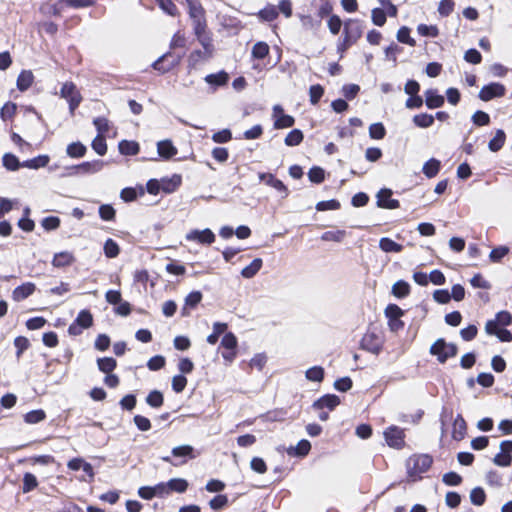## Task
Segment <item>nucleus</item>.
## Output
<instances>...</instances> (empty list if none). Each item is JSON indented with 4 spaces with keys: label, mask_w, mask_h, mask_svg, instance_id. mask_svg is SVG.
Segmentation results:
<instances>
[{
    "label": "nucleus",
    "mask_w": 512,
    "mask_h": 512,
    "mask_svg": "<svg viewBox=\"0 0 512 512\" xmlns=\"http://www.w3.org/2000/svg\"><path fill=\"white\" fill-rule=\"evenodd\" d=\"M157 151L159 156L164 159H170L177 154V149L170 140L159 141Z\"/></svg>",
    "instance_id": "obj_20"
},
{
    "label": "nucleus",
    "mask_w": 512,
    "mask_h": 512,
    "mask_svg": "<svg viewBox=\"0 0 512 512\" xmlns=\"http://www.w3.org/2000/svg\"><path fill=\"white\" fill-rule=\"evenodd\" d=\"M93 150L100 156H103L107 152L106 140L102 135H97L91 144Z\"/></svg>",
    "instance_id": "obj_50"
},
{
    "label": "nucleus",
    "mask_w": 512,
    "mask_h": 512,
    "mask_svg": "<svg viewBox=\"0 0 512 512\" xmlns=\"http://www.w3.org/2000/svg\"><path fill=\"white\" fill-rule=\"evenodd\" d=\"M163 394L158 390L151 391L146 397V403L152 408H159L163 405Z\"/></svg>",
    "instance_id": "obj_41"
},
{
    "label": "nucleus",
    "mask_w": 512,
    "mask_h": 512,
    "mask_svg": "<svg viewBox=\"0 0 512 512\" xmlns=\"http://www.w3.org/2000/svg\"><path fill=\"white\" fill-rule=\"evenodd\" d=\"M467 425L464 418L458 414L453 422L452 438L456 441H460L465 437Z\"/></svg>",
    "instance_id": "obj_19"
},
{
    "label": "nucleus",
    "mask_w": 512,
    "mask_h": 512,
    "mask_svg": "<svg viewBox=\"0 0 512 512\" xmlns=\"http://www.w3.org/2000/svg\"><path fill=\"white\" fill-rule=\"evenodd\" d=\"M441 162L436 158H431L424 163L422 172L427 178H434L440 171Z\"/></svg>",
    "instance_id": "obj_24"
},
{
    "label": "nucleus",
    "mask_w": 512,
    "mask_h": 512,
    "mask_svg": "<svg viewBox=\"0 0 512 512\" xmlns=\"http://www.w3.org/2000/svg\"><path fill=\"white\" fill-rule=\"evenodd\" d=\"M191 19H200L204 17V9L199 0H185Z\"/></svg>",
    "instance_id": "obj_30"
},
{
    "label": "nucleus",
    "mask_w": 512,
    "mask_h": 512,
    "mask_svg": "<svg viewBox=\"0 0 512 512\" xmlns=\"http://www.w3.org/2000/svg\"><path fill=\"white\" fill-rule=\"evenodd\" d=\"M384 437L387 444L396 449L404 446V431L397 426H390L384 431Z\"/></svg>",
    "instance_id": "obj_11"
},
{
    "label": "nucleus",
    "mask_w": 512,
    "mask_h": 512,
    "mask_svg": "<svg viewBox=\"0 0 512 512\" xmlns=\"http://www.w3.org/2000/svg\"><path fill=\"white\" fill-rule=\"evenodd\" d=\"M417 31L421 36L425 37H437L439 30L435 25L420 24L417 27Z\"/></svg>",
    "instance_id": "obj_60"
},
{
    "label": "nucleus",
    "mask_w": 512,
    "mask_h": 512,
    "mask_svg": "<svg viewBox=\"0 0 512 512\" xmlns=\"http://www.w3.org/2000/svg\"><path fill=\"white\" fill-rule=\"evenodd\" d=\"M506 93V88L503 84L498 82H492L488 85H485L479 91L478 97L482 101H490L494 98L503 97Z\"/></svg>",
    "instance_id": "obj_10"
},
{
    "label": "nucleus",
    "mask_w": 512,
    "mask_h": 512,
    "mask_svg": "<svg viewBox=\"0 0 512 512\" xmlns=\"http://www.w3.org/2000/svg\"><path fill=\"white\" fill-rule=\"evenodd\" d=\"M228 504V497L224 494H219L209 501V506L212 510H221Z\"/></svg>",
    "instance_id": "obj_56"
},
{
    "label": "nucleus",
    "mask_w": 512,
    "mask_h": 512,
    "mask_svg": "<svg viewBox=\"0 0 512 512\" xmlns=\"http://www.w3.org/2000/svg\"><path fill=\"white\" fill-rule=\"evenodd\" d=\"M116 211L109 204H103L99 207V216L104 221H111L115 218Z\"/></svg>",
    "instance_id": "obj_61"
},
{
    "label": "nucleus",
    "mask_w": 512,
    "mask_h": 512,
    "mask_svg": "<svg viewBox=\"0 0 512 512\" xmlns=\"http://www.w3.org/2000/svg\"><path fill=\"white\" fill-rule=\"evenodd\" d=\"M307 380L312 382H322L324 378V369L321 366H313L305 372Z\"/></svg>",
    "instance_id": "obj_40"
},
{
    "label": "nucleus",
    "mask_w": 512,
    "mask_h": 512,
    "mask_svg": "<svg viewBox=\"0 0 512 512\" xmlns=\"http://www.w3.org/2000/svg\"><path fill=\"white\" fill-rule=\"evenodd\" d=\"M269 45L266 42H256L251 51L252 58L264 59L269 54Z\"/></svg>",
    "instance_id": "obj_36"
},
{
    "label": "nucleus",
    "mask_w": 512,
    "mask_h": 512,
    "mask_svg": "<svg viewBox=\"0 0 512 512\" xmlns=\"http://www.w3.org/2000/svg\"><path fill=\"white\" fill-rule=\"evenodd\" d=\"M49 161L50 157L48 155H38L32 159L23 161L22 167L37 170L39 168L46 167Z\"/></svg>",
    "instance_id": "obj_23"
},
{
    "label": "nucleus",
    "mask_w": 512,
    "mask_h": 512,
    "mask_svg": "<svg viewBox=\"0 0 512 512\" xmlns=\"http://www.w3.org/2000/svg\"><path fill=\"white\" fill-rule=\"evenodd\" d=\"M205 82L214 88L221 87L227 84L229 80V75L225 71H220L218 73L209 74L205 77Z\"/></svg>",
    "instance_id": "obj_21"
},
{
    "label": "nucleus",
    "mask_w": 512,
    "mask_h": 512,
    "mask_svg": "<svg viewBox=\"0 0 512 512\" xmlns=\"http://www.w3.org/2000/svg\"><path fill=\"white\" fill-rule=\"evenodd\" d=\"M120 252L118 244L111 238L107 239L104 244V254L108 258H115Z\"/></svg>",
    "instance_id": "obj_49"
},
{
    "label": "nucleus",
    "mask_w": 512,
    "mask_h": 512,
    "mask_svg": "<svg viewBox=\"0 0 512 512\" xmlns=\"http://www.w3.org/2000/svg\"><path fill=\"white\" fill-rule=\"evenodd\" d=\"M454 6L453 0H441L438 6V13L441 16L447 17L453 12Z\"/></svg>",
    "instance_id": "obj_63"
},
{
    "label": "nucleus",
    "mask_w": 512,
    "mask_h": 512,
    "mask_svg": "<svg viewBox=\"0 0 512 512\" xmlns=\"http://www.w3.org/2000/svg\"><path fill=\"white\" fill-rule=\"evenodd\" d=\"M404 311L396 304H389L385 309V315L389 320L399 319Z\"/></svg>",
    "instance_id": "obj_62"
},
{
    "label": "nucleus",
    "mask_w": 512,
    "mask_h": 512,
    "mask_svg": "<svg viewBox=\"0 0 512 512\" xmlns=\"http://www.w3.org/2000/svg\"><path fill=\"white\" fill-rule=\"evenodd\" d=\"M392 190L388 188H382L376 195L377 206L384 209H397L400 206V202L397 199H392Z\"/></svg>",
    "instance_id": "obj_13"
},
{
    "label": "nucleus",
    "mask_w": 512,
    "mask_h": 512,
    "mask_svg": "<svg viewBox=\"0 0 512 512\" xmlns=\"http://www.w3.org/2000/svg\"><path fill=\"white\" fill-rule=\"evenodd\" d=\"M2 165L8 171H17L22 167V162L12 153H5L2 157Z\"/></svg>",
    "instance_id": "obj_31"
},
{
    "label": "nucleus",
    "mask_w": 512,
    "mask_h": 512,
    "mask_svg": "<svg viewBox=\"0 0 512 512\" xmlns=\"http://www.w3.org/2000/svg\"><path fill=\"white\" fill-rule=\"evenodd\" d=\"M386 130L382 123H373L369 127V136L372 139L381 140L385 137Z\"/></svg>",
    "instance_id": "obj_48"
},
{
    "label": "nucleus",
    "mask_w": 512,
    "mask_h": 512,
    "mask_svg": "<svg viewBox=\"0 0 512 512\" xmlns=\"http://www.w3.org/2000/svg\"><path fill=\"white\" fill-rule=\"evenodd\" d=\"M434 116L428 113H421L413 116V123L419 128L431 127L434 123Z\"/></svg>",
    "instance_id": "obj_35"
},
{
    "label": "nucleus",
    "mask_w": 512,
    "mask_h": 512,
    "mask_svg": "<svg viewBox=\"0 0 512 512\" xmlns=\"http://www.w3.org/2000/svg\"><path fill=\"white\" fill-rule=\"evenodd\" d=\"M470 500L472 504L476 506H481L485 503L486 500V494L483 488L481 487H475L470 492Z\"/></svg>",
    "instance_id": "obj_45"
},
{
    "label": "nucleus",
    "mask_w": 512,
    "mask_h": 512,
    "mask_svg": "<svg viewBox=\"0 0 512 512\" xmlns=\"http://www.w3.org/2000/svg\"><path fill=\"white\" fill-rule=\"evenodd\" d=\"M433 463V459L428 454L412 455L406 462L408 478L415 482L422 478V474L427 472Z\"/></svg>",
    "instance_id": "obj_1"
},
{
    "label": "nucleus",
    "mask_w": 512,
    "mask_h": 512,
    "mask_svg": "<svg viewBox=\"0 0 512 512\" xmlns=\"http://www.w3.org/2000/svg\"><path fill=\"white\" fill-rule=\"evenodd\" d=\"M262 263L261 258H255L248 266L241 270V276L246 279L254 277L261 269Z\"/></svg>",
    "instance_id": "obj_27"
},
{
    "label": "nucleus",
    "mask_w": 512,
    "mask_h": 512,
    "mask_svg": "<svg viewBox=\"0 0 512 512\" xmlns=\"http://www.w3.org/2000/svg\"><path fill=\"white\" fill-rule=\"evenodd\" d=\"M340 404V398L337 395L334 394H326L316 400L312 407L315 410H322L324 408H327L329 410H333L336 406Z\"/></svg>",
    "instance_id": "obj_15"
},
{
    "label": "nucleus",
    "mask_w": 512,
    "mask_h": 512,
    "mask_svg": "<svg viewBox=\"0 0 512 512\" xmlns=\"http://www.w3.org/2000/svg\"><path fill=\"white\" fill-rule=\"evenodd\" d=\"M197 39L204 49V57H211L214 51L211 37L208 34H205L197 37Z\"/></svg>",
    "instance_id": "obj_52"
},
{
    "label": "nucleus",
    "mask_w": 512,
    "mask_h": 512,
    "mask_svg": "<svg viewBox=\"0 0 512 512\" xmlns=\"http://www.w3.org/2000/svg\"><path fill=\"white\" fill-rule=\"evenodd\" d=\"M346 237V231L344 230H332L326 231L321 235L323 241L342 242Z\"/></svg>",
    "instance_id": "obj_42"
},
{
    "label": "nucleus",
    "mask_w": 512,
    "mask_h": 512,
    "mask_svg": "<svg viewBox=\"0 0 512 512\" xmlns=\"http://www.w3.org/2000/svg\"><path fill=\"white\" fill-rule=\"evenodd\" d=\"M360 345L363 350L378 355L383 347V339L376 332L368 331L363 335Z\"/></svg>",
    "instance_id": "obj_7"
},
{
    "label": "nucleus",
    "mask_w": 512,
    "mask_h": 512,
    "mask_svg": "<svg viewBox=\"0 0 512 512\" xmlns=\"http://www.w3.org/2000/svg\"><path fill=\"white\" fill-rule=\"evenodd\" d=\"M379 247L382 251H384L386 253H391V252L397 253V252L402 251V245L396 243L394 240H392L388 237H383L380 239Z\"/></svg>",
    "instance_id": "obj_33"
},
{
    "label": "nucleus",
    "mask_w": 512,
    "mask_h": 512,
    "mask_svg": "<svg viewBox=\"0 0 512 512\" xmlns=\"http://www.w3.org/2000/svg\"><path fill=\"white\" fill-rule=\"evenodd\" d=\"M119 152L122 155L134 156L139 152V144L135 141L122 140L118 144Z\"/></svg>",
    "instance_id": "obj_26"
},
{
    "label": "nucleus",
    "mask_w": 512,
    "mask_h": 512,
    "mask_svg": "<svg viewBox=\"0 0 512 512\" xmlns=\"http://www.w3.org/2000/svg\"><path fill=\"white\" fill-rule=\"evenodd\" d=\"M34 81V75L32 71L30 70H23L17 78V88L20 91H26L28 88L31 87L32 83Z\"/></svg>",
    "instance_id": "obj_25"
},
{
    "label": "nucleus",
    "mask_w": 512,
    "mask_h": 512,
    "mask_svg": "<svg viewBox=\"0 0 512 512\" xmlns=\"http://www.w3.org/2000/svg\"><path fill=\"white\" fill-rule=\"evenodd\" d=\"M87 148L81 142H72L66 148V153L71 158H81L86 154Z\"/></svg>",
    "instance_id": "obj_29"
},
{
    "label": "nucleus",
    "mask_w": 512,
    "mask_h": 512,
    "mask_svg": "<svg viewBox=\"0 0 512 512\" xmlns=\"http://www.w3.org/2000/svg\"><path fill=\"white\" fill-rule=\"evenodd\" d=\"M182 56L170 52L163 54L154 63L153 68L161 73L169 72L181 61Z\"/></svg>",
    "instance_id": "obj_9"
},
{
    "label": "nucleus",
    "mask_w": 512,
    "mask_h": 512,
    "mask_svg": "<svg viewBox=\"0 0 512 512\" xmlns=\"http://www.w3.org/2000/svg\"><path fill=\"white\" fill-rule=\"evenodd\" d=\"M167 484H168V488H169V493H171L172 491H175L178 493H183L188 488V482L182 478L170 479L167 482Z\"/></svg>",
    "instance_id": "obj_39"
},
{
    "label": "nucleus",
    "mask_w": 512,
    "mask_h": 512,
    "mask_svg": "<svg viewBox=\"0 0 512 512\" xmlns=\"http://www.w3.org/2000/svg\"><path fill=\"white\" fill-rule=\"evenodd\" d=\"M371 19L376 26H383L386 23V13L383 8H374L371 11Z\"/></svg>",
    "instance_id": "obj_58"
},
{
    "label": "nucleus",
    "mask_w": 512,
    "mask_h": 512,
    "mask_svg": "<svg viewBox=\"0 0 512 512\" xmlns=\"http://www.w3.org/2000/svg\"><path fill=\"white\" fill-rule=\"evenodd\" d=\"M38 486V481L35 475L32 473H25L23 477V486L22 491L23 493H28L32 490H34Z\"/></svg>",
    "instance_id": "obj_47"
},
{
    "label": "nucleus",
    "mask_w": 512,
    "mask_h": 512,
    "mask_svg": "<svg viewBox=\"0 0 512 512\" xmlns=\"http://www.w3.org/2000/svg\"><path fill=\"white\" fill-rule=\"evenodd\" d=\"M278 16V10L274 5H268L259 12V17L264 21H273Z\"/></svg>",
    "instance_id": "obj_55"
},
{
    "label": "nucleus",
    "mask_w": 512,
    "mask_h": 512,
    "mask_svg": "<svg viewBox=\"0 0 512 512\" xmlns=\"http://www.w3.org/2000/svg\"><path fill=\"white\" fill-rule=\"evenodd\" d=\"M308 178L313 183H321L325 179V172L321 167L314 166L308 172Z\"/></svg>",
    "instance_id": "obj_57"
},
{
    "label": "nucleus",
    "mask_w": 512,
    "mask_h": 512,
    "mask_svg": "<svg viewBox=\"0 0 512 512\" xmlns=\"http://www.w3.org/2000/svg\"><path fill=\"white\" fill-rule=\"evenodd\" d=\"M506 135L502 129H498L495 136L489 141L488 148L492 152L499 151L505 143Z\"/></svg>",
    "instance_id": "obj_32"
},
{
    "label": "nucleus",
    "mask_w": 512,
    "mask_h": 512,
    "mask_svg": "<svg viewBox=\"0 0 512 512\" xmlns=\"http://www.w3.org/2000/svg\"><path fill=\"white\" fill-rule=\"evenodd\" d=\"M175 458H182L180 462H173L170 456L162 457L164 462L170 463L173 466H179L187 462V459L195 458L194 448L191 445H181L174 447L171 451Z\"/></svg>",
    "instance_id": "obj_8"
},
{
    "label": "nucleus",
    "mask_w": 512,
    "mask_h": 512,
    "mask_svg": "<svg viewBox=\"0 0 512 512\" xmlns=\"http://www.w3.org/2000/svg\"><path fill=\"white\" fill-rule=\"evenodd\" d=\"M303 137L304 136L301 130L293 129L287 134L284 142L287 146H297L302 142Z\"/></svg>",
    "instance_id": "obj_44"
},
{
    "label": "nucleus",
    "mask_w": 512,
    "mask_h": 512,
    "mask_svg": "<svg viewBox=\"0 0 512 512\" xmlns=\"http://www.w3.org/2000/svg\"><path fill=\"white\" fill-rule=\"evenodd\" d=\"M60 96L67 100L69 104V111L74 114V111L80 105L82 96L73 82H65L60 90Z\"/></svg>",
    "instance_id": "obj_3"
},
{
    "label": "nucleus",
    "mask_w": 512,
    "mask_h": 512,
    "mask_svg": "<svg viewBox=\"0 0 512 512\" xmlns=\"http://www.w3.org/2000/svg\"><path fill=\"white\" fill-rule=\"evenodd\" d=\"M104 167V161L102 160H93L86 161L78 165L71 166L68 168L70 170L69 173L64 176H72V175H89L100 172Z\"/></svg>",
    "instance_id": "obj_6"
},
{
    "label": "nucleus",
    "mask_w": 512,
    "mask_h": 512,
    "mask_svg": "<svg viewBox=\"0 0 512 512\" xmlns=\"http://www.w3.org/2000/svg\"><path fill=\"white\" fill-rule=\"evenodd\" d=\"M344 43L351 46L362 36L363 25L360 20L349 19L344 23Z\"/></svg>",
    "instance_id": "obj_4"
},
{
    "label": "nucleus",
    "mask_w": 512,
    "mask_h": 512,
    "mask_svg": "<svg viewBox=\"0 0 512 512\" xmlns=\"http://www.w3.org/2000/svg\"><path fill=\"white\" fill-rule=\"evenodd\" d=\"M35 284L31 282H26L18 287H16L12 292V298L14 301L20 302L24 299L28 298L35 291Z\"/></svg>",
    "instance_id": "obj_18"
},
{
    "label": "nucleus",
    "mask_w": 512,
    "mask_h": 512,
    "mask_svg": "<svg viewBox=\"0 0 512 512\" xmlns=\"http://www.w3.org/2000/svg\"><path fill=\"white\" fill-rule=\"evenodd\" d=\"M294 118L287 114H281L277 119L274 121V127L276 129H283V128H289L294 125Z\"/></svg>",
    "instance_id": "obj_53"
},
{
    "label": "nucleus",
    "mask_w": 512,
    "mask_h": 512,
    "mask_svg": "<svg viewBox=\"0 0 512 512\" xmlns=\"http://www.w3.org/2000/svg\"><path fill=\"white\" fill-rule=\"evenodd\" d=\"M311 449V444L308 440L302 439L298 442L296 447H290L287 452L292 456H306Z\"/></svg>",
    "instance_id": "obj_28"
},
{
    "label": "nucleus",
    "mask_w": 512,
    "mask_h": 512,
    "mask_svg": "<svg viewBox=\"0 0 512 512\" xmlns=\"http://www.w3.org/2000/svg\"><path fill=\"white\" fill-rule=\"evenodd\" d=\"M509 253V247L507 246H498L491 250L489 254V259L494 262H500L507 254Z\"/></svg>",
    "instance_id": "obj_51"
},
{
    "label": "nucleus",
    "mask_w": 512,
    "mask_h": 512,
    "mask_svg": "<svg viewBox=\"0 0 512 512\" xmlns=\"http://www.w3.org/2000/svg\"><path fill=\"white\" fill-rule=\"evenodd\" d=\"M98 369L106 374H110L117 366V362L112 357H104L97 359Z\"/></svg>",
    "instance_id": "obj_37"
},
{
    "label": "nucleus",
    "mask_w": 512,
    "mask_h": 512,
    "mask_svg": "<svg viewBox=\"0 0 512 512\" xmlns=\"http://www.w3.org/2000/svg\"><path fill=\"white\" fill-rule=\"evenodd\" d=\"M425 104L429 109H435L444 105V96L438 94L436 89H428L424 92Z\"/></svg>",
    "instance_id": "obj_17"
},
{
    "label": "nucleus",
    "mask_w": 512,
    "mask_h": 512,
    "mask_svg": "<svg viewBox=\"0 0 512 512\" xmlns=\"http://www.w3.org/2000/svg\"><path fill=\"white\" fill-rule=\"evenodd\" d=\"M485 331L489 335H496L502 342L512 341V333L507 329L496 328V321H487Z\"/></svg>",
    "instance_id": "obj_16"
},
{
    "label": "nucleus",
    "mask_w": 512,
    "mask_h": 512,
    "mask_svg": "<svg viewBox=\"0 0 512 512\" xmlns=\"http://www.w3.org/2000/svg\"><path fill=\"white\" fill-rule=\"evenodd\" d=\"M186 239L188 241L210 245L215 241V234L209 228L203 230L194 229L187 233Z\"/></svg>",
    "instance_id": "obj_12"
},
{
    "label": "nucleus",
    "mask_w": 512,
    "mask_h": 512,
    "mask_svg": "<svg viewBox=\"0 0 512 512\" xmlns=\"http://www.w3.org/2000/svg\"><path fill=\"white\" fill-rule=\"evenodd\" d=\"M442 481L448 486H457L461 484L462 477L458 473L451 471L443 475Z\"/></svg>",
    "instance_id": "obj_64"
},
{
    "label": "nucleus",
    "mask_w": 512,
    "mask_h": 512,
    "mask_svg": "<svg viewBox=\"0 0 512 512\" xmlns=\"http://www.w3.org/2000/svg\"><path fill=\"white\" fill-rule=\"evenodd\" d=\"M259 180L261 182H264L266 185L274 188L278 192L282 194V197L285 198L288 196L289 191L286 187V185L279 179H277L273 174L271 173H259L258 174Z\"/></svg>",
    "instance_id": "obj_14"
},
{
    "label": "nucleus",
    "mask_w": 512,
    "mask_h": 512,
    "mask_svg": "<svg viewBox=\"0 0 512 512\" xmlns=\"http://www.w3.org/2000/svg\"><path fill=\"white\" fill-rule=\"evenodd\" d=\"M181 184V177L179 175H173L170 179H163L161 183V189L166 193L173 192Z\"/></svg>",
    "instance_id": "obj_43"
},
{
    "label": "nucleus",
    "mask_w": 512,
    "mask_h": 512,
    "mask_svg": "<svg viewBox=\"0 0 512 512\" xmlns=\"http://www.w3.org/2000/svg\"><path fill=\"white\" fill-rule=\"evenodd\" d=\"M202 300V294L200 291H193L189 293L185 298V307L182 309V315L187 316L189 312L186 311V307L195 308Z\"/></svg>",
    "instance_id": "obj_34"
},
{
    "label": "nucleus",
    "mask_w": 512,
    "mask_h": 512,
    "mask_svg": "<svg viewBox=\"0 0 512 512\" xmlns=\"http://www.w3.org/2000/svg\"><path fill=\"white\" fill-rule=\"evenodd\" d=\"M93 324V316L89 310H81L68 328V333L72 336H78L83 332V329L91 327Z\"/></svg>",
    "instance_id": "obj_5"
},
{
    "label": "nucleus",
    "mask_w": 512,
    "mask_h": 512,
    "mask_svg": "<svg viewBox=\"0 0 512 512\" xmlns=\"http://www.w3.org/2000/svg\"><path fill=\"white\" fill-rule=\"evenodd\" d=\"M397 40L409 46H415V40L410 37V29L406 26L401 27L397 32Z\"/></svg>",
    "instance_id": "obj_54"
},
{
    "label": "nucleus",
    "mask_w": 512,
    "mask_h": 512,
    "mask_svg": "<svg viewBox=\"0 0 512 512\" xmlns=\"http://www.w3.org/2000/svg\"><path fill=\"white\" fill-rule=\"evenodd\" d=\"M75 258L72 253L63 251L56 253L52 260V265L57 268H62L71 265Z\"/></svg>",
    "instance_id": "obj_22"
},
{
    "label": "nucleus",
    "mask_w": 512,
    "mask_h": 512,
    "mask_svg": "<svg viewBox=\"0 0 512 512\" xmlns=\"http://www.w3.org/2000/svg\"><path fill=\"white\" fill-rule=\"evenodd\" d=\"M471 120L476 126H486L490 123V116L488 113L478 110L472 115Z\"/></svg>",
    "instance_id": "obj_59"
},
{
    "label": "nucleus",
    "mask_w": 512,
    "mask_h": 512,
    "mask_svg": "<svg viewBox=\"0 0 512 512\" xmlns=\"http://www.w3.org/2000/svg\"><path fill=\"white\" fill-rule=\"evenodd\" d=\"M429 353L435 356L439 363L444 364L449 358L457 355L458 348L455 344L439 338L430 346Z\"/></svg>",
    "instance_id": "obj_2"
},
{
    "label": "nucleus",
    "mask_w": 512,
    "mask_h": 512,
    "mask_svg": "<svg viewBox=\"0 0 512 512\" xmlns=\"http://www.w3.org/2000/svg\"><path fill=\"white\" fill-rule=\"evenodd\" d=\"M45 417H46L45 412L41 409H37V410H32V411L26 413L24 416V420L28 424H36V423L43 421L45 419Z\"/></svg>",
    "instance_id": "obj_46"
},
{
    "label": "nucleus",
    "mask_w": 512,
    "mask_h": 512,
    "mask_svg": "<svg viewBox=\"0 0 512 512\" xmlns=\"http://www.w3.org/2000/svg\"><path fill=\"white\" fill-rule=\"evenodd\" d=\"M410 293V285L404 280H399L392 286V294L397 298H404Z\"/></svg>",
    "instance_id": "obj_38"
}]
</instances>
